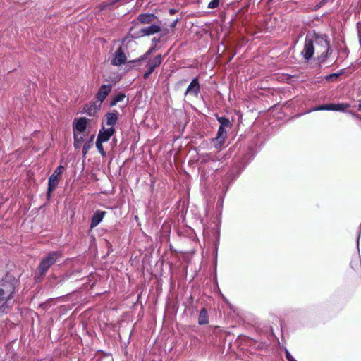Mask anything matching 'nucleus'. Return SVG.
Segmentation results:
<instances>
[{"instance_id": "nucleus-1", "label": "nucleus", "mask_w": 361, "mask_h": 361, "mask_svg": "<svg viewBox=\"0 0 361 361\" xmlns=\"http://www.w3.org/2000/svg\"><path fill=\"white\" fill-rule=\"evenodd\" d=\"M211 233L212 234L208 228H204L203 235L205 246L207 245L212 246V248H218L219 245V231L216 225L214 226Z\"/></svg>"}, {"instance_id": "nucleus-2", "label": "nucleus", "mask_w": 361, "mask_h": 361, "mask_svg": "<svg viewBox=\"0 0 361 361\" xmlns=\"http://www.w3.org/2000/svg\"><path fill=\"white\" fill-rule=\"evenodd\" d=\"M307 35H310V38H312V43L314 45L316 44L318 49H324L331 47L330 38L327 34L313 30L311 32H308Z\"/></svg>"}, {"instance_id": "nucleus-3", "label": "nucleus", "mask_w": 361, "mask_h": 361, "mask_svg": "<svg viewBox=\"0 0 361 361\" xmlns=\"http://www.w3.org/2000/svg\"><path fill=\"white\" fill-rule=\"evenodd\" d=\"M315 52L314 45L312 43V38H310V35H306L304 47L300 52V55L305 62L310 61L312 58Z\"/></svg>"}, {"instance_id": "nucleus-4", "label": "nucleus", "mask_w": 361, "mask_h": 361, "mask_svg": "<svg viewBox=\"0 0 361 361\" xmlns=\"http://www.w3.org/2000/svg\"><path fill=\"white\" fill-rule=\"evenodd\" d=\"M349 107H350V104L348 103H329L315 106L312 111H335L348 113L347 109Z\"/></svg>"}, {"instance_id": "nucleus-5", "label": "nucleus", "mask_w": 361, "mask_h": 361, "mask_svg": "<svg viewBox=\"0 0 361 361\" xmlns=\"http://www.w3.org/2000/svg\"><path fill=\"white\" fill-rule=\"evenodd\" d=\"M64 167L61 165L58 166L52 175L49 178L48 181V190L47 196V198L49 199L51 197V192L56 188L59 184L60 176L63 171Z\"/></svg>"}, {"instance_id": "nucleus-6", "label": "nucleus", "mask_w": 361, "mask_h": 361, "mask_svg": "<svg viewBox=\"0 0 361 361\" xmlns=\"http://www.w3.org/2000/svg\"><path fill=\"white\" fill-rule=\"evenodd\" d=\"M60 255L59 252L57 251L51 252L47 256L43 258L39 265V270L42 274H44L49 268L56 262L59 256Z\"/></svg>"}, {"instance_id": "nucleus-7", "label": "nucleus", "mask_w": 361, "mask_h": 361, "mask_svg": "<svg viewBox=\"0 0 361 361\" xmlns=\"http://www.w3.org/2000/svg\"><path fill=\"white\" fill-rule=\"evenodd\" d=\"M87 123V120L84 117L77 119L73 123L74 135L78 134L85 137L86 135Z\"/></svg>"}, {"instance_id": "nucleus-8", "label": "nucleus", "mask_w": 361, "mask_h": 361, "mask_svg": "<svg viewBox=\"0 0 361 361\" xmlns=\"http://www.w3.org/2000/svg\"><path fill=\"white\" fill-rule=\"evenodd\" d=\"M184 221L185 219L182 218V242L185 243L188 240L195 241L197 238L196 234L192 228L183 224Z\"/></svg>"}, {"instance_id": "nucleus-9", "label": "nucleus", "mask_w": 361, "mask_h": 361, "mask_svg": "<svg viewBox=\"0 0 361 361\" xmlns=\"http://www.w3.org/2000/svg\"><path fill=\"white\" fill-rule=\"evenodd\" d=\"M200 91V82L197 77L194 78L186 89L185 95L197 97Z\"/></svg>"}, {"instance_id": "nucleus-10", "label": "nucleus", "mask_w": 361, "mask_h": 361, "mask_svg": "<svg viewBox=\"0 0 361 361\" xmlns=\"http://www.w3.org/2000/svg\"><path fill=\"white\" fill-rule=\"evenodd\" d=\"M161 63V55L157 56L152 59H150L147 64V71L144 74L145 79L148 78L149 75L154 71V70L158 67Z\"/></svg>"}, {"instance_id": "nucleus-11", "label": "nucleus", "mask_w": 361, "mask_h": 361, "mask_svg": "<svg viewBox=\"0 0 361 361\" xmlns=\"http://www.w3.org/2000/svg\"><path fill=\"white\" fill-rule=\"evenodd\" d=\"M114 128H105L104 126H103L99 130L97 139L104 142H107L110 139V137L114 135Z\"/></svg>"}, {"instance_id": "nucleus-12", "label": "nucleus", "mask_w": 361, "mask_h": 361, "mask_svg": "<svg viewBox=\"0 0 361 361\" xmlns=\"http://www.w3.org/2000/svg\"><path fill=\"white\" fill-rule=\"evenodd\" d=\"M126 61V56L121 47H119L114 54V58L111 59V64L114 66H121Z\"/></svg>"}, {"instance_id": "nucleus-13", "label": "nucleus", "mask_w": 361, "mask_h": 361, "mask_svg": "<svg viewBox=\"0 0 361 361\" xmlns=\"http://www.w3.org/2000/svg\"><path fill=\"white\" fill-rule=\"evenodd\" d=\"M111 85H103L100 87L97 94V99L102 103L111 91Z\"/></svg>"}, {"instance_id": "nucleus-14", "label": "nucleus", "mask_w": 361, "mask_h": 361, "mask_svg": "<svg viewBox=\"0 0 361 361\" xmlns=\"http://www.w3.org/2000/svg\"><path fill=\"white\" fill-rule=\"evenodd\" d=\"M160 30L161 27L159 25L152 24L148 27L142 28L140 32L142 36H149L158 33Z\"/></svg>"}, {"instance_id": "nucleus-15", "label": "nucleus", "mask_w": 361, "mask_h": 361, "mask_svg": "<svg viewBox=\"0 0 361 361\" xmlns=\"http://www.w3.org/2000/svg\"><path fill=\"white\" fill-rule=\"evenodd\" d=\"M321 54L317 57V61L320 64H325L327 59L333 53V48L329 47L328 48L321 49Z\"/></svg>"}, {"instance_id": "nucleus-16", "label": "nucleus", "mask_w": 361, "mask_h": 361, "mask_svg": "<svg viewBox=\"0 0 361 361\" xmlns=\"http://www.w3.org/2000/svg\"><path fill=\"white\" fill-rule=\"evenodd\" d=\"M118 114L116 111L109 112L106 114V121L105 124L108 126L109 128H114L118 120Z\"/></svg>"}, {"instance_id": "nucleus-17", "label": "nucleus", "mask_w": 361, "mask_h": 361, "mask_svg": "<svg viewBox=\"0 0 361 361\" xmlns=\"http://www.w3.org/2000/svg\"><path fill=\"white\" fill-rule=\"evenodd\" d=\"M106 212L103 211H97L92 216L91 220V228H94L102 221Z\"/></svg>"}, {"instance_id": "nucleus-18", "label": "nucleus", "mask_w": 361, "mask_h": 361, "mask_svg": "<svg viewBox=\"0 0 361 361\" xmlns=\"http://www.w3.org/2000/svg\"><path fill=\"white\" fill-rule=\"evenodd\" d=\"M155 18V16L152 13H142L138 16L137 20L140 23L149 24L152 23Z\"/></svg>"}, {"instance_id": "nucleus-19", "label": "nucleus", "mask_w": 361, "mask_h": 361, "mask_svg": "<svg viewBox=\"0 0 361 361\" xmlns=\"http://www.w3.org/2000/svg\"><path fill=\"white\" fill-rule=\"evenodd\" d=\"M226 128H227L225 127H219L218 132L214 140H216L219 144L224 143L226 137H227Z\"/></svg>"}, {"instance_id": "nucleus-20", "label": "nucleus", "mask_w": 361, "mask_h": 361, "mask_svg": "<svg viewBox=\"0 0 361 361\" xmlns=\"http://www.w3.org/2000/svg\"><path fill=\"white\" fill-rule=\"evenodd\" d=\"M345 73V69H341L337 73H330L325 76L324 79L327 82L337 80L338 78Z\"/></svg>"}, {"instance_id": "nucleus-21", "label": "nucleus", "mask_w": 361, "mask_h": 361, "mask_svg": "<svg viewBox=\"0 0 361 361\" xmlns=\"http://www.w3.org/2000/svg\"><path fill=\"white\" fill-rule=\"evenodd\" d=\"M198 323L201 325L209 323L208 314L205 308H202L199 314Z\"/></svg>"}, {"instance_id": "nucleus-22", "label": "nucleus", "mask_w": 361, "mask_h": 361, "mask_svg": "<svg viewBox=\"0 0 361 361\" xmlns=\"http://www.w3.org/2000/svg\"><path fill=\"white\" fill-rule=\"evenodd\" d=\"M8 292V290L0 288V314L4 313L6 312V302H4V300L5 299V295Z\"/></svg>"}, {"instance_id": "nucleus-23", "label": "nucleus", "mask_w": 361, "mask_h": 361, "mask_svg": "<svg viewBox=\"0 0 361 361\" xmlns=\"http://www.w3.org/2000/svg\"><path fill=\"white\" fill-rule=\"evenodd\" d=\"M350 265L351 267L355 270H357L360 268L361 265L360 250H357L356 256H355L354 258L351 260Z\"/></svg>"}, {"instance_id": "nucleus-24", "label": "nucleus", "mask_w": 361, "mask_h": 361, "mask_svg": "<svg viewBox=\"0 0 361 361\" xmlns=\"http://www.w3.org/2000/svg\"><path fill=\"white\" fill-rule=\"evenodd\" d=\"M216 119L218 122L219 123V126L221 127H225L228 129H231L232 127V123L230 121V120L225 117V116H216Z\"/></svg>"}, {"instance_id": "nucleus-25", "label": "nucleus", "mask_w": 361, "mask_h": 361, "mask_svg": "<svg viewBox=\"0 0 361 361\" xmlns=\"http://www.w3.org/2000/svg\"><path fill=\"white\" fill-rule=\"evenodd\" d=\"M126 98V94L124 93H118L116 94L111 101L110 106H114L116 104H118L120 102L123 101V99Z\"/></svg>"}, {"instance_id": "nucleus-26", "label": "nucleus", "mask_w": 361, "mask_h": 361, "mask_svg": "<svg viewBox=\"0 0 361 361\" xmlns=\"http://www.w3.org/2000/svg\"><path fill=\"white\" fill-rule=\"evenodd\" d=\"M85 137L75 134L74 135V147L76 149L80 147L82 142L84 141Z\"/></svg>"}, {"instance_id": "nucleus-27", "label": "nucleus", "mask_w": 361, "mask_h": 361, "mask_svg": "<svg viewBox=\"0 0 361 361\" xmlns=\"http://www.w3.org/2000/svg\"><path fill=\"white\" fill-rule=\"evenodd\" d=\"M251 159H246V157H244L243 161H242V163L240 164V166H238V173L233 177V180H234L235 178H236L239 174L240 173V172L242 171V170L245 167V166L250 161Z\"/></svg>"}, {"instance_id": "nucleus-28", "label": "nucleus", "mask_w": 361, "mask_h": 361, "mask_svg": "<svg viewBox=\"0 0 361 361\" xmlns=\"http://www.w3.org/2000/svg\"><path fill=\"white\" fill-rule=\"evenodd\" d=\"M103 142H104L102 141V140H99V139H97L96 147H97L99 152L100 153V154L102 157H105L106 156V152H105V151L104 149V147H103V145H102Z\"/></svg>"}, {"instance_id": "nucleus-29", "label": "nucleus", "mask_w": 361, "mask_h": 361, "mask_svg": "<svg viewBox=\"0 0 361 361\" xmlns=\"http://www.w3.org/2000/svg\"><path fill=\"white\" fill-rule=\"evenodd\" d=\"M92 144H90V142L85 143L83 148H82L83 157H85L87 154L89 149L92 147Z\"/></svg>"}, {"instance_id": "nucleus-30", "label": "nucleus", "mask_w": 361, "mask_h": 361, "mask_svg": "<svg viewBox=\"0 0 361 361\" xmlns=\"http://www.w3.org/2000/svg\"><path fill=\"white\" fill-rule=\"evenodd\" d=\"M219 4V0H211V1L208 4L209 8H216L218 7Z\"/></svg>"}, {"instance_id": "nucleus-31", "label": "nucleus", "mask_w": 361, "mask_h": 361, "mask_svg": "<svg viewBox=\"0 0 361 361\" xmlns=\"http://www.w3.org/2000/svg\"><path fill=\"white\" fill-rule=\"evenodd\" d=\"M11 289L12 290L10 291L9 294L7 296L5 295V299H4V302H6V304H8V302L13 298V294L15 288L11 287ZM8 307V305H6V307Z\"/></svg>"}, {"instance_id": "nucleus-32", "label": "nucleus", "mask_w": 361, "mask_h": 361, "mask_svg": "<svg viewBox=\"0 0 361 361\" xmlns=\"http://www.w3.org/2000/svg\"><path fill=\"white\" fill-rule=\"evenodd\" d=\"M285 354L288 361H297L287 349L285 350Z\"/></svg>"}, {"instance_id": "nucleus-33", "label": "nucleus", "mask_w": 361, "mask_h": 361, "mask_svg": "<svg viewBox=\"0 0 361 361\" xmlns=\"http://www.w3.org/2000/svg\"><path fill=\"white\" fill-rule=\"evenodd\" d=\"M85 111L89 116H94V114L96 112V108L90 106L87 108V109H86Z\"/></svg>"}, {"instance_id": "nucleus-34", "label": "nucleus", "mask_w": 361, "mask_h": 361, "mask_svg": "<svg viewBox=\"0 0 361 361\" xmlns=\"http://www.w3.org/2000/svg\"><path fill=\"white\" fill-rule=\"evenodd\" d=\"M348 113L351 114L353 116L355 117L356 118H357V119L361 121V115L355 114V113H354V112H353L351 111H348Z\"/></svg>"}, {"instance_id": "nucleus-35", "label": "nucleus", "mask_w": 361, "mask_h": 361, "mask_svg": "<svg viewBox=\"0 0 361 361\" xmlns=\"http://www.w3.org/2000/svg\"><path fill=\"white\" fill-rule=\"evenodd\" d=\"M150 53V51H148L147 52H146L142 56L140 57V60H145L147 59V57L148 56V55Z\"/></svg>"}, {"instance_id": "nucleus-36", "label": "nucleus", "mask_w": 361, "mask_h": 361, "mask_svg": "<svg viewBox=\"0 0 361 361\" xmlns=\"http://www.w3.org/2000/svg\"><path fill=\"white\" fill-rule=\"evenodd\" d=\"M334 0H322V1L320 2V4L322 6L329 3V2H333Z\"/></svg>"}, {"instance_id": "nucleus-37", "label": "nucleus", "mask_w": 361, "mask_h": 361, "mask_svg": "<svg viewBox=\"0 0 361 361\" xmlns=\"http://www.w3.org/2000/svg\"><path fill=\"white\" fill-rule=\"evenodd\" d=\"M177 11L176 9H170L169 10V13L171 15H173Z\"/></svg>"}, {"instance_id": "nucleus-38", "label": "nucleus", "mask_w": 361, "mask_h": 361, "mask_svg": "<svg viewBox=\"0 0 361 361\" xmlns=\"http://www.w3.org/2000/svg\"><path fill=\"white\" fill-rule=\"evenodd\" d=\"M94 136L92 135L90 139V140L87 142H90V144H92Z\"/></svg>"}, {"instance_id": "nucleus-39", "label": "nucleus", "mask_w": 361, "mask_h": 361, "mask_svg": "<svg viewBox=\"0 0 361 361\" xmlns=\"http://www.w3.org/2000/svg\"><path fill=\"white\" fill-rule=\"evenodd\" d=\"M178 18H176L173 22V23L171 24V27H174L176 24V23L178 22Z\"/></svg>"}, {"instance_id": "nucleus-40", "label": "nucleus", "mask_w": 361, "mask_h": 361, "mask_svg": "<svg viewBox=\"0 0 361 361\" xmlns=\"http://www.w3.org/2000/svg\"><path fill=\"white\" fill-rule=\"evenodd\" d=\"M357 110L361 111V101H360L359 104L357 105Z\"/></svg>"}, {"instance_id": "nucleus-41", "label": "nucleus", "mask_w": 361, "mask_h": 361, "mask_svg": "<svg viewBox=\"0 0 361 361\" xmlns=\"http://www.w3.org/2000/svg\"><path fill=\"white\" fill-rule=\"evenodd\" d=\"M214 255L215 256V258H216V257H217V250H215Z\"/></svg>"}, {"instance_id": "nucleus-42", "label": "nucleus", "mask_w": 361, "mask_h": 361, "mask_svg": "<svg viewBox=\"0 0 361 361\" xmlns=\"http://www.w3.org/2000/svg\"><path fill=\"white\" fill-rule=\"evenodd\" d=\"M232 173H231H231H229L228 174V177H230V176L232 175Z\"/></svg>"}, {"instance_id": "nucleus-43", "label": "nucleus", "mask_w": 361, "mask_h": 361, "mask_svg": "<svg viewBox=\"0 0 361 361\" xmlns=\"http://www.w3.org/2000/svg\"><path fill=\"white\" fill-rule=\"evenodd\" d=\"M357 248H359L358 241L357 242Z\"/></svg>"}, {"instance_id": "nucleus-44", "label": "nucleus", "mask_w": 361, "mask_h": 361, "mask_svg": "<svg viewBox=\"0 0 361 361\" xmlns=\"http://www.w3.org/2000/svg\"><path fill=\"white\" fill-rule=\"evenodd\" d=\"M179 286H180V282L178 281V284H177V286L179 287Z\"/></svg>"}]
</instances>
